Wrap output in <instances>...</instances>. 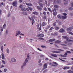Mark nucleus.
I'll list each match as a JSON object with an SVG mask.
<instances>
[{"label": "nucleus", "instance_id": "nucleus-1", "mask_svg": "<svg viewBox=\"0 0 73 73\" xmlns=\"http://www.w3.org/2000/svg\"><path fill=\"white\" fill-rule=\"evenodd\" d=\"M29 18L30 20H31V21H32V22H33V23H32V25H33V23H34V19L36 18V17L35 15H33L31 17V19L30 17H29Z\"/></svg>", "mask_w": 73, "mask_h": 73}, {"label": "nucleus", "instance_id": "nucleus-2", "mask_svg": "<svg viewBox=\"0 0 73 73\" xmlns=\"http://www.w3.org/2000/svg\"><path fill=\"white\" fill-rule=\"evenodd\" d=\"M57 50H59L60 51H56L55 50H52L51 51L52 53H59L61 52H62L64 51V50H61V49H57Z\"/></svg>", "mask_w": 73, "mask_h": 73}, {"label": "nucleus", "instance_id": "nucleus-3", "mask_svg": "<svg viewBox=\"0 0 73 73\" xmlns=\"http://www.w3.org/2000/svg\"><path fill=\"white\" fill-rule=\"evenodd\" d=\"M63 38L64 39H66V41L68 42H73V40H68V38L67 37V36H63Z\"/></svg>", "mask_w": 73, "mask_h": 73}, {"label": "nucleus", "instance_id": "nucleus-4", "mask_svg": "<svg viewBox=\"0 0 73 73\" xmlns=\"http://www.w3.org/2000/svg\"><path fill=\"white\" fill-rule=\"evenodd\" d=\"M53 64H52L51 63H50V65L52 66L56 67L57 66V65H58V64L57 63L55 62H53Z\"/></svg>", "mask_w": 73, "mask_h": 73}, {"label": "nucleus", "instance_id": "nucleus-5", "mask_svg": "<svg viewBox=\"0 0 73 73\" xmlns=\"http://www.w3.org/2000/svg\"><path fill=\"white\" fill-rule=\"evenodd\" d=\"M67 53H65L64 54V55H63L62 54H60L59 55V56H61V57H67Z\"/></svg>", "mask_w": 73, "mask_h": 73}, {"label": "nucleus", "instance_id": "nucleus-6", "mask_svg": "<svg viewBox=\"0 0 73 73\" xmlns=\"http://www.w3.org/2000/svg\"><path fill=\"white\" fill-rule=\"evenodd\" d=\"M47 63H45L44 64V66H43V70H44L47 68Z\"/></svg>", "mask_w": 73, "mask_h": 73}, {"label": "nucleus", "instance_id": "nucleus-7", "mask_svg": "<svg viewBox=\"0 0 73 73\" xmlns=\"http://www.w3.org/2000/svg\"><path fill=\"white\" fill-rule=\"evenodd\" d=\"M37 36L39 37H42L44 36V35L43 34H38L37 35Z\"/></svg>", "mask_w": 73, "mask_h": 73}, {"label": "nucleus", "instance_id": "nucleus-8", "mask_svg": "<svg viewBox=\"0 0 73 73\" xmlns=\"http://www.w3.org/2000/svg\"><path fill=\"white\" fill-rule=\"evenodd\" d=\"M20 34H21V32H20V31H17V32H16V35H15V36H17L18 35Z\"/></svg>", "mask_w": 73, "mask_h": 73}, {"label": "nucleus", "instance_id": "nucleus-9", "mask_svg": "<svg viewBox=\"0 0 73 73\" xmlns=\"http://www.w3.org/2000/svg\"><path fill=\"white\" fill-rule=\"evenodd\" d=\"M51 56L52 57H57V55L56 54H51Z\"/></svg>", "mask_w": 73, "mask_h": 73}, {"label": "nucleus", "instance_id": "nucleus-10", "mask_svg": "<svg viewBox=\"0 0 73 73\" xmlns=\"http://www.w3.org/2000/svg\"><path fill=\"white\" fill-rule=\"evenodd\" d=\"M46 25L47 23H46V22H42V26H46Z\"/></svg>", "mask_w": 73, "mask_h": 73}, {"label": "nucleus", "instance_id": "nucleus-11", "mask_svg": "<svg viewBox=\"0 0 73 73\" xmlns=\"http://www.w3.org/2000/svg\"><path fill=\"white\" fill-rule=\"evenodd\" d=\"M72 29H73V27H72V28H68L67 29V31H71V30H72Z\"/></svg>", "mask_w": 73, "mask_h": 73}, {"label": "nucleus", "instance_id": "nucleus-12", "mask_svg": "<svg viewBox=\"0 0 73 73\" xmlns=\"http://www.w3.org/2000/svg\"><path fill=\"white\" fill-rule=\"evenodd\" d=\"M17 5V2H14L13 3H12V5H13L14 6H15V5Z\"/></svg>", "mask_w": 73, "mask_h": 73}, {"label": "nucleus", "instance_id": "nucleus-13", "mask_svg": "<svg viewBox=\"0 0 73 73\" xmlns=\"http://www.w3.org/2000/svg\"><path fill=\"white\" fill-rule=\"evenodd\" d=\"M28 62V60L27 59V58L25 59V62H24V64H23V66H25V65L26 64V63H27Z\"/></svg>", "mask_w": 73, "mask_h": 73}, {"label": "nucleus", "instance_id": "nucleus-14", "mask_svg": "<svg viewBox=\"0 0 73 73\" xmlns=\"http://www.w3.org/2000/svg\"><path fill=\"white\" fill-rule=\"evenodd\" d=\"M25 4L28 6H32V4L30 3H25Z\"/></svg>", "mask_w": 73, "mask_h": 73}, {"label": "nucleus", "instance_id": "nucleus-15", "mask_svg": "<svg viewBox=\"0 0 73 73\" xmlns=\"http://www.w3.org/2000/svg\"><path fill=\"white\" fill-rule=\"evenodd\" d=\"M55 40V39L53 38V39H50V40H49V41L50 42H52L54 41Z\"/></svg>", "mask_w": 73, "mask_h": 73}, {"label": "nucleus", "instance_id": "nucleus-16", "mask_svg": "<svg viewBox=\"0 0 73 73\" xmlns=\"http://www.w3.org/2000/svg\"><path fill=\"white\" fill-rule=\"evenodd\" d=\"M51 36H55L57 35V33H55L54 34H51Z\"/></svg>", "mask_w": 73, "mask_h": 73}, {"label": "nucleus", "instance_id": "nucleus-17", "mask_svg": "<svg viewBox=\"0 0 73 73\" xmlns=\"http://www.w3.org/2000/svg\"><path fill=\"white\" fill-rule=\"evenodd\" d=\"M37 9H38V10L40 11H41L42 10V9L41 8V7H40L39 6H37Z\"/></svg>", "mask_w": 73, "mask_h": 73}, {"label": "nucleus", "instance_id": "nucleus-18", "mask_svg": "<svg viewBox=\"0 0 73 73\" xmlns=\"http://www.w3.org/2000/svg\"><path fill=\"white\" fill-rule=\"evenodd\" d=\"M32 14L34 15H38V13H37V12H33Z\"/></svg>", "mask_w": 73, "mask_h": 73}, {"label": "nucleus", "instance_id": "nucleus-19", "mask_svg": "<svg viewBox=\"0 0 73 73\" xmlns=\"http://www.w3.org/2000/svg\"><path fill=\"white\" fill-rule=\"evenodd\" d=\"M16 61L15 59V58H13L11 59V61L13 62H15Z\"/></svg>", "mask_w": 73, "mask_h": 73}, {"label": "nucleus", "instance_id": "nucleus-20", "mask_svg": "<svg viewBox=\"0 0 73 73\" xmlns=\"http://www.w3.org/2000/svg\"><path fill=\"white\" fill-rule=\"evenodd\" d=\"M1 55H2V59L3 60H4L5 59L4 54L2 53L1 54Z\"/></svg>", "mask_w": 73, "mask_h": 73}, {"label": "nucleus", "instance_id": "nucleus-21", "mask_svg": "<svg viewBox=\"0 0 73 73\" xmlns=\"http://www.w3.org/2000/svg\"><path fill=\"white\" fill-rule=\"evenodd\" d=\"M59 31L60 32L64 33V30H63V29H60V30Z\"/></svg>", "mask_w": 73, "mask_h": 73}, {"label": "nucleus", "instance_id": "nucleus-22", "mask_svg": "<svg viewBox=\"0 0 73 73\" xmlns=\"http://www.w3.org/2000/svg\"><path fill=\"white\" fill-rule=\"evenodd\" d=\"M60 42H61V41H60L57 40L55 41V43H59Z\"/></svg>", "mask_w": 73, "mask_h": 73}, {"label": "nucleus", "instance_id": "nucleus-23", "mask_svg": "<svg viewBox=\"0 0 73 73\" xmlns=\"http://www.w3.org/2000/svg\"><path fill=\"white\" fill-rule=\"evenodd\" d=\"M67 18V17L66 16H62V18H62L63 19H65Z\"/></svg>", "mask_w": 73, "mask_h": 73}, {"label": "nucleus", "instance_id": "nucleus-24", "mask_svg": "<svg viewBox=\"0 0 73 73\" xmlns=\"http://www.w3.org/2000/svg\"><path fill=\"white\" fill-rule=\"evenodd\" d=\"M23 14L25 15H27V13L25 12H23Z\"/></svg>", "mask_w": 73, "mask_h": 73}, {"label": "nucleus", "instance_id": "nucleus-25", "mask_svg": "<svg viewBox=\"0 0 73 73\" xmlns=\"http://www.w3.org/2000/svg\"><path fill=\"white\" fill-rule=\"evenodd\" d=\"M62 16H60V15H57V17H58V18L59 19H61V17H62Z\"/></svg>", "mask_w": 73, "mask_h": 73}, {"label": "nucleus", "instance_id": "nucleus-26", "mask_svg": "<svg viewBox=\"0 0 73 73\" xmlns=\"http://www.w3.org/2000/svg\"><path fill=\"white\" fill-rule=\"evenodd\" d=\"M57 14V12H54V13H53V15H54V16L56 15Z\"/></svg>", "mask_w": 73, "mask_h": 73}, {"label": "nucleus", "instance_id": "nucleus-27", "mask_svg": "<svg viewBox=\"0 0 73 73\" xmlns=\"http://www.w3.org/2000/svg\"><path fill=\"white\" fill-rule=\"evenodd\" d=\"M1 51L3 52V46H1Z\"/></svg>", "mask_w": 73, "mask_h": 73}, {"label": "nucleus", "instance_id": "nucleus-28", "mask_svg": "<svg viewBox=\"0 0 73 73\" xmlns=\"http://www.w3.org/2000/svg\"><path fill=\"white\" fill-rule=\"evenodd\" d=\"M54 8H58V6L57 5H55L54 6Z\"/></svg>", "mask_w": 73, "mask_h": 73}, {"label": "nucleus", "instance_id": "nucleus-29", "mask_svg": "<svg viewBox=\"0 0 73 73\" xmlns=\"http://www.w3.org/2000/svg\"><path fill=\"white\" fill-rule=\"evenodd\" d=\"M69 10L70 11H72L73 10V8L72 7H69Z\"/></svg>", "mask_w": 73, "mask_h": 73}, {"label": "nucleus", "instance_id": "nucleus-30", "mask_svg": "<svg viewBox=\"0 0 73 73\" xmlns=\"http://www.w3.org/2000/svg\"><path fill=\"white\" fill-rule=\"evenodd\" d=\"M21 10L23 11H25V9L24 8H21Z\"/></svg>", "mask_w": 73, "mask_h": 73}, {"label": "nucleus", "instance_id": "nucleus-31", "mask_svg": "<svg viewBox=\"0 0 73 73\" xmlns=\"http://www.w3.org/2000/svg\"><path fill=\"white\" fill-rule=\"evenodd\" d=\"M30 55L29 54H28L27 55V59H29V57Z\"/></svg>", "mask_w": 73, "mask_h": 73}, {"label": "nucleus", "instance_id": "nucleus-32", "mask_svg": "<svg viewBox=\"0 0 73 73\" xmlns=\"http://www.w3.org/2000/svg\"><path fill=\"white\" fill-rule=\"evenodd\" d=\"M56 22H54V23H53L52 24V25H53V26L55 27L56 26Z\"/></svg>", "mask_w": 73, "mask_h": 73}, {"label": "nucleus", "instance_id": "nucleus-33", "mask_svg": "<svg viewBox=\"0 0 73 73\" xmlns=\"http://www.w3.org/2000/svg\"><path fill=\"white\" fill-rule=\"evenodd\" d=\"M68 73H73V72L72 71L69 70L68 71Z\"/></svg>", "mask_w": 73, "mask_h": 73}, {"label": "nucleus", "instance_id": "nucleus-34", "mask_svg": "<svg viewBox=\"0 0 73 73\" xmlns=\"http://www.w3.org/2000/svg\"><path fill=\"white\" fill-rule=\"evenodd\" d=\"M59 29V28L58 27H56V28H55V30H58Z\"/></svg>", "mask_w": 73, "mask_h": 73}, {"label": "nucleus", "instance_id": "nucleus-35", "mask_svg": "<svg viewBox=\"0 0 73 73\" xmlns=\"http://www.w3.org/2000/svg\"><path fill=\"white\" fill-rule=\"evenodd\" d=\"M43 14L44 15L46 16V12H43Z\"/></svg>", "mask_w": 73, "mask_h": 73}, {"label": "nucleus", "instance_id": "nucleus-36", "mask_svg": "<svg viewBox=\"0 0 73 73\" xmlns=\"http://www.w3.org/2000/svg\"><path fill=\"white\" fill-rule=\"evenodd\" d=\"M28 8H29V9L31 11H32V9L31 7H28Z\"/></svg>", "mask_w": 73, "mask_h": 73}, {"label": "nucleus", "instance_id": "nucleus-37", "mask_svg": "<svg viewBox=\"0 0 73 73\" xmlns=\"http://www.w3.org/2000/svg\"><path fill=\"white\" fill-rule=\"evenodd\" d=\"M7 52L8 54L9 53V49L8 48L7 49Z\"/></svg>", "mask_w": 73, "mask_h": 73}, {"label": "nucleus", "instance_id": "nucleus-38", "mask_svg": "<svg viewBox=\"0 0 73 73\" xmlns=\"http://www.w3.org/2000/svg\"><path fill=\"white\" fill-rule=\"evenodd\" d=\"M68 33H69V34H70L72 35H73V33L72 32H68Z\"/></svg>", "mask_w": 73, "mask_h": 73}, {"label": "nucleus", "instance_id": "nucleus-39", "mask_svg": "<svg viewBox=\"0 0 73 73\" xmlns=\"http://www.w3.org/2000/svg\"><path fill=\"white\" fill-rule=\"evenodd\" d=\"M2 63H3L4 64H5V62L3 60H2Z\"/></svg>", "mask_w": 73, "mask_h": 73}, {"label": "nucleus", "instance_id": "nucleus-40", "mask_svg": "<svg viewBox=\"0 0 73 73\" xmlns=\"http://www.w3.org/2000/svg\"><path fill=\"white\" fill-rule=\"evenodd\" d=\"M41 47L42 48H45L46 46H41Z\"/></svg>", "mask_w": 73, "mask_h": 73}, {"label": "nucleus", "instance_id": "nucleus-41", "mask_svg": "<svg viewBox=\"0 0 73 73\" xmlns=\"http://www.w3.org/2000/svg\"><path fill=\"white\" fill-rule=\"evenodd\" d=\"M41 24L40 25V27L39 28V30H41Z\"/></svg>", "mask_w": 73, "mask_h": 73}, {"label": "nucleus", "instance_id": "nucleus-42", "mask_svg": "<svg viewBox=\"0 0 73 73\" xmlns=\"http://www.w3.org/2000/svg\"><path fill=\"white\" fill-rule=\"evenodd\" d=\"M43 6V5H42V4L41 3L40 4V6L41 7H42Z\"/></svg>", "mask_w": 73, "mask_h": 73}, {"label": "nucleus", "instance_id": "nucleus-43", "mask_svg": "<svg viewBox=\"0 0 73 73\" xmlns=\"http://www.w3.org/2000/svg\"><path fill=\"white\" fill-rule=\"evenodd\" d=\"M48 10L50 12H51V9L49 8H48Z\"/></svg>", "mask_w": 73, "mask_h": 73}, {"label": "nucleus", "instance_id": "nucleus-44", "mask_svg": "<svg viewBox=\"0 0 73 73\" xmlns=\"http://www.w3.org/2000/svg\"><path fill=\"white\" fill-rule=\"evenodd\" d=\"M60 2V0H57V3H59Z\"/></svg>", "mask_w": 73, "mask_h": 73}, {"label": "nucleus", "instance_id": "nucleus-45", "mask_svg": "<svg viewBox=\"0 0 73 73\" xmlns=\"http://www.w3.org/2000/svg\"><path fill=\"white\" fill-rule=\"evenodd\" d=\"M68 3V1L67 2H64V5H66Z\"/></svg>", "mask_w": 73, "mask_h": 73}, {"label": "nucleus", "instance_id": "nucleus-46", "mask_svg": "<svg viewBox=\"0 0 73 73\" xmlns=\"http://www.w3.org/2000/svg\"><path fill=\"white\" fill-rule=\"evenodd\" d=\"M38 39H39V40H44V39L43 38H38Z\"/></svg>", "mask_w": 73, "mask_h": 73}, {"label": "nucleus", "instance_id": "nucleus-47", "mask_svg": "<svg viewBox=\"0 0 73 73\" xmlns=\"http://www.w3.org/2000/svg\"><path fill=\"white\" fill-rule=\"evenodd\" d=\"M54 11H56V9L55 8H54V10H52V12H54Z\"/></svg>", "mask_w": 73, "mask_h": 73}, {"label": "nucleus", "instance_id": "nucleus-48", "mask_svg": "<svg viewBox=\"0 0 73 73\" xmlns=\"http://www.w3.org/2000/svg\"><path fill=\"white\" fill-rule=\"evenodd\" d=\"M6 26V25H5V24L4 25H3V28L4 29H5V27Z\"/></svg>", "mask_w": 73, "mask_h": 73}, {"label": "nucleus", "instance_id": "nucleus-49", "mask_svg": "<svg viewBox=\"0 0 73 73\" xmlns=\"http://www.w3.org/2000/svg\"><path fill=\"white\" fill-rule=\"evenodd\" d=\"M71 53V52H70V51H67L66 52V53Z\"/></svg>", "mask_w": 73, "mask_h": 73}, {"label": "nucleus", "instance_id": "nucleus-50", "mask_svg": "<svg viewBox=\"0 0 73 73\" xmlns=\"http://www.w3.org/2000/svg\"><path fill=\"white\" fill-rule=\"evenodd\" d=\"M43 19L44 20L46 19V16L44 17H43Z\"/></svg>", "mask_w": 73, "mask_h": 73}, {"label": "nucleus", "instance_id": "nucleus-51", "mask_svg": "<svg viewBox=\"0 0 73 73\" xmlns=\"http://www.w3.org/2000/svg\"><path fill=\"white\" fill-rule=\"evenodd\" d=\"M44 11H47V9L46 7L44 8Z\"/></svg>", "mask_w": 73, "mask_h": 73}, {"label": "nucleus", "instance_id": "nucleus-52", "mask_svg": "<svg viewBox=\"0 0 73 73\" xmlns=\"http://www.w3.org/2000/svg\"><path fill=\"white\" fill-rule=\"evenodd\" d=\"M23 2V1L21 0H19V2L20 3H21Z\"/></svg>", "mask_w": 73, "mask_h": 73}, {"label": "nucleus", "instance_id": "nucleus-53", "mask_svg": "<svg viewBox=\"0 0 73 73\" xmlns=\"http://www.w3.org/2000/svg\"><path fill=\"white\" fill-rule=\"evenodd\" d=\"M39 25L38 24L37 25V29H38V27H39Z\"/></svg>", "mask_w": 73, "mask_h": 73}, {"label": "nucleus", "instance_id": "nucleus-54", "mask_svg": "<svg viewBox=\"0 0 73 73\" xmlns=\"http://www.w3.org/2000/svg\"><path fill=\"white\" fill-rule=\"evenodd\" d=\"M53 27H51V28H50V29H49V30L50 31H51V30H52V29Z\"/></svg>", "mask_w": 73, "mask_h": 73}, {"label": "nucleus", "instance_id": "nucleus-55", "mask_svg": "<svg viewBox=\"0 0 73 73\" xmlns=\"http://www.w3.org/2000/svg\"><path fill=\"white\" fill-rule=\"evenodd\" d=\"M61 45L64 46H66V45L64 44H61Z\"/></svg>", "mask_w": 73, "mask_h": 73}, {"label": "nucleus", "instance_id": "nucleus-56", "mask_svg": "<svg viewBox=\"0 0 73 73\" xmlns=\"http://www.w3.org/2000/svg\"><path fill=\"white\" fill-rule=\"evenodd\" d=\"M7 70L6 69H4V72H6V71H7Z\"/></svg>", "mask_w": 73, "mask_h": 73}, {"label": "nucleus", "instance_id": "nucleus-57", "mask_svg": "<svg viewBox=\"0 0 73 73\" xmlns=\"http://www.w3.org/2000/svg\"><path fill=\"white\" fill-rule=\"evenodd\" d=\"M59 59H60V60H61V61H62L65 62V61H64V60H62L60 58H59Z\"/></svg>", "mask_w": 73, "mask_h": 73}, {"label": "nucleus", "instance_id": "nucleus-58", "mask_svg": "<svg viewBox=\"0 0 73 73\" xmlns=\"http://www.w3.org/2000/svg\"><path fill=\"white\" fill-rule=\"evenodd\" d=\"M63 15H64V16H66L67 15V14L66 13H63Z\"/></svg>", "mask_w": 73, "mask_h": 73}, {"label": "nucleus", "instance_id": "nucleus-59", "mask_svg": "<svg viewBox=\"0 0 73 73\" xmlns=\"http://www.w3.org/2000/svg\"><path fill=\"white\" fill-rule=\"evenodd\" d=\"M71 6H72V7H73V3H71Z\"/></svg>", "mask_w": 73, "mask_h": 73}, {"label": "nucleus", "instance_id": "nucleus-60", "mask_svg": "<svg viewBox=\"0 0 73 73\" xmlns=\"http://www.w3.org/2000/svg\"><path fill=\"white\" fill-rule=\"evenodd\" d=\"M66 69H67V67H64V68H63V69H64V70H66Z\"/></svg>", "mask_w": 73, "mask_h": 73}, {"label": "nucleus", "instance_id": "nucleus-61", "mask_svg": "<svg viewBox=\"0 0 73 73\" xmlns=\"http://www.w3.org/2000/svg\"><path fill=\"white\" fill-rule=\"evenodd\" d=\"M55 46L57 48H59L58 46H57V45L56 44H54Z\"/></svg>", "mask_w": 73, "mask_h": 73}, {"label": "nucleus", "instance_id": "nucleus-62", "mask_svg": "<svg viewBox=\"0 0 73 73\" xmlns=\"http://www.w3.org/2000/svg\"><path fill=\"white\" fill-rule=\"evenodd\" d=\"M3 28H1V31L3 32Z\"/></svg>", "mask_w": 73, "mask_h": 73}, {"label": "nucleus", "instance_id": "nucleus-63", "mask_svg": "<svg viewBox=\"0 0 73 73\" xmlns=\"http://www.w3.org/2000/svg\"><path fill=\"white\" fill-rule=\"evenodd\" d=\"M50 25H48L47 26V29L49 28H50Z\"/></svg>", "mask_w": 73, "mask_h": 73}, {"label": "nucleus", "instance_id": "nucleus-64", "mask_svg": "<svg viewBox=\"0 0 73 73\" xmlns=\"http://www.w3.org/2000/svg\"><path fill=\"white\" fill-rule=\"evenodd\" d=\"M37 50H39V51H41V50L40 49V48H37Z\"/></svg>", "mask_w": 73, "mask_h": 73}]
</instances>
